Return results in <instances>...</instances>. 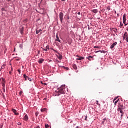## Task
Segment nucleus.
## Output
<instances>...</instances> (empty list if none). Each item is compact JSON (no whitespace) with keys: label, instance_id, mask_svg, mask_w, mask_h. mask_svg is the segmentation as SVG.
I'll use <instances>...</instances> for the list:
<instances>
[{"label":"nucleus","instance_id":"c85d7f7f","mask_svg":"<svg viewBox=\"0 0 128 128\" xmlns=\"http://www.w3.org/2000/svg\"><path fill=\"white\" fill-rule=\"evenodd\" d=\"M1 68L2 70H4V65L2 66Z\"/></svg>","mask_w":128,"mask_h":128},{"label":"nucleus","instance_id":"09e8293b","mask_svg":"<svg viewBox=\"0 0 128 128\" xmlns=\"http://www.w3.org/2000/svg\"><path fill=\"white\" fill-rule=\"evenodd\" d=\"M117 16H119V14H118V13Z\"/></svg>","mask_w":128,"mask_h":128},{"label":"nucleus","instance_id":"bb28decb","mask_svg":"<svg viewBox=\"0 0 128 128\" xmlns=\"http://www.w3.org/2000/svg\"><path fill=\"white\" fill-rule=\"evenodd\" d=\"M123 40H126V33H124V34Z\"/></svg>","mask_w":128,"mask_h":128},{"label":"nucleus","instance_id":"a19ab883","mask_svg":"<svg viewBox=\"0 0 128 128\" xmlns=\"http://www.w3.org/2000/svg\"><path fill=\"white\" fill-rule=\"evenodd\" d=\"M9 74H12V71H10V72H9Z\"/></svg>","mask_w":128,"mask_h":128},{"label":"nucleus","instance_id":"de8ad7c7","mask_svg":"<svg viewBox=\"0 0 128 128\" xmlns=\"http://www.w3.org/2000/svg\"><path fill=\"white\" fill-rule=\"evenodd\" d=\"M124 116V114H121V116Z\"/></svg>","mask_w":128,"mask_h":128},{"label":"nucleus","instance_id":"e433bc0d","mask_svg":"<svg viewBox=\"0 0 128 128\" xmlns=\"http://www.w3.org/2000/svg\"><path fill=\"white\" fill-rule=\"evenodd\" d=\"M40 110H41V112H44V109L42 108Z\"/></svg>","mask_w":128,"mask_h":128},{"label":"nucleus","instance_id":"7ed1b4c3","mask_svg":"<svg viewBox=\"0 0 128 128\" xmlns=\"http://www.w3.org/2000/svg\"><path fill=\"white\" fill-rule=\"evenodd\" d=\"M23 76H24L25 80H30V81L32 80V78H28V76H26V74H24L23 75Z\"/></svg>","mask_w":128,"mask_h":128},{"label":"nucleus","instance_id":"f704fd0d","mask_svg":"<svg viewBox=\"0 0 128 128\" xmlns=\"http://www.w3.org/2000/svg\"><path fill=\"white\" fill-rule=\"evenodd\" d=\"M18 72L19 74H20V70H18Z\"/></svg>","mask_w":128,"mask_h":128},{"label":"nucleus","instance_id":"052dcab7","mask_svg":"<svg viewBox=\"0 0 128 128\" xmlns=\"http://www.w3.org/2000/svg\"><path fill=\"white\" fill-rule=\"evenodd\" d=\"M127 118H128V116L127 117Z\"/></svg>","mask_w":128,"mask_h":128},{"label":"nucleus","instance_id":"f8f14e48","mask_svg":"<svg viewBox=\"0 0 128 128\" xmlns=\"http://www.w3.org/2000/svg\"><path fill=\"white\" fill-rule=\"evenodd\" d=\"M12 111L16 114V116H18V113L16 112V110L14 109H12Z\"/></svg>","mask_w":128,"mask_h":128},{"label":"nucleus","instance_id":"393cba45","mask_svg":"<svg viewBox=\"0 0 128 128\" xmlns=\"http://www.w3.org/2000/svg\"><path fill=\"white\" fill-rule=\"evenodd\" d=\"M51 50H54V52H56V54H58V51H56V50H54V48H51Z\"/></svg>","mask_w":128,"mask_h":128},{"label":"nucleus","instance_id":"ddd939ff","mask_svg":"<svg viewBox=\"0 0 128 128\" xmlns=\"http://www.w3.org/2000/svg\"><path fill=\"white\" fill-rule=\"evenodd\" d=\"M0 80H2L1 84H6V79L4 78H0Z\"/></svg>","mask_w":128,"mask_h":128},{"label":"nucleus","instance_id":"37998d69","mask_svg":"<svg viewBox=\"0 0 128 128\" xmlns=\"http://www.w3.org/2000/svg\"><path fill=\"white\" fill-rule=\"evenodd\" d=\"M108 10H110V7H108Z\"/></svg>","mask_w":128,"mask_h":128},{"label":"nucleus","instance_id":"f03ea898","mask_svg":"<svg viewBox=\"0 0 128 128\" xmlns=\"http://www.w3.org/2000/svg\"><path fill=\"white\" fill-rule=\"evenodd\" d=\"M59 18H60V20L61 23L62 24V20L64 18V13H62V12H60L59 13Z\"/></svg>","mask_w":128,"mask_h":128},{"label":"nucleus","instance_id":"423d86ee","mask_svg":"<svg viewBox=\"0 0 128 128\" xmlns=\"http://www.w3.org/2000/svg\"><path fill=\"white\" fill-rule=\"evenodd\" d=\"M76 56L78 58H76L77 60H84V56H80L78 55Z\"/></svg>","mask_w":128,"mask_h":128},{"label":"nucleus","instance_id":"2eb2a0df","mask_svg":"<svg viewBox=\"0 0 128 128\" xmlns=\"http://www.w3.org/2000/svg\"><path fill=\"white\" fill-rule=\"evenodd\" d=\"M40 32H42V29L37 28L36 30V34H38Z\"/></svg>","mask_w":128,"mask_h":128},{"label":"nucleus","instance_id":"864d4df0","mask_svg":"<svg viewBox=\"0 0 128 128\" xmlns=\"http://www.w3.org/2000/svg\"><path fill=\"white\" fill-rule=\"evenodd\" d=\"M11 72H12V68H11Z\"/></svg>","mask_w":128,"mask_h":128},{"label":"nucleus","instance_id":"cd10ccee","mask_svg":"<svg viewBox=\"0 0 128 128\" xmlns=\"http://www.w3.org/2000/svg\"><path fill=\"white\" fill-rule=\"evenodd\" d=\"M2 90H3L4 92H6V89H4V87L2 88Z\"/></svg>","mask_w":128,"mask_h":128},{"label":"nucleus","instance_id":"6e6552de","mask_svg":"<svg viewBox=\"0 0 128 128\" xmlns=\"http://www.w3.org/2000/svg\"><path fill=\"white\" fill-rule=\"evenodd\" d=\"M24 120H25V122H28V114H26L24 118Z\"/></svg>","mask_w":128,"mask_h":128},{"label":"nucleus","instance_id":"58836bf2","mask_svg":"<svg viewBox=\"0 0 128 128\" xmlns=\"http://www.w3.org/2000/svg\"><path fill=\"white\" fill-rule=\"evenodd\" d=\"M100 52V50H98V51H96V52Z\"/></svg>","mask_w":128,"mask_h":128},{"label":"nucleus","instance_id":"412c9836","mask_svg":"<svg viewBox=\"0 0 128 128\" xmlns=\"http://www.w3.org/2000/svg\"><path fill=\"white\" fill-rule=\"evenodd\" d=\"M73 68L74 70H76V68H78V67H76V64H74L73 66Z\"/></svg>","mask_w":128,"mask_h":128},{"label":"nucleus","instance_id":"4468645a","mask_svg":"<svg viewBox=\"0 0 128 128\" xmlns=\"http://www.w3.org/2000/svg\"><path fill=\"white\" fill-rule=\"evenodd\" d=\"M125 37L126 42H128V34L126 32H125Z\"/></svg>","mask_w":128,"mask_h":128},{"label":"nucleus","instance_id":"1a4fd4ad","mask_svg":"<svg viewBox=\"0 0 128 128\" xmlns=\"http://www.w3.org/2000/svg\"><path fill=\"white\" fill-rule=\"evenodd\" d=\"M58 54L59 55L58 56V60H62V54H60V52H58Z\"/></svg>","mask_w":128,"mask_h":128},{"label":"nucleus","instance_id":"ea45409f","mask_svg":"<svg viewBox=\"0 0 128 128\" xmlns=\"http://www.w3.org/2000/svg\"><path fill=\"white\" fill-rule=\"evenodd\" d=\"M88 30H90V26H88Z\"/></svg>","mask_w":128,"mask_h":128},{"label":"nucleus","instance_id":"3c124183","mask_svg":"<svg viewBox=\"0 0 128 128\" xmlns=\"http://www.w3.org/2000/svg\"><path fill=\"white\" fill-rule=\"evenodd\" d=\"M36 116H38V114H36Z\"/></svg>","mask_w":128,"mask_h":128},{"label":"nucleus","instance_id":"4c0bfd02","mask_svg":"<svg viewBox=\"0 0 128 128\" xmlns=\"http://www.w3.org/2000/svg\"><path fill=\"white\" fill-rule=\"evenodd\" d=\"M78 14L80 16V12H78Z\"/></svg>","mask_w":128,"mask_h":128},{"label":"nucleus","instance_id":"bf43d9fd","mask_svg":"<svg viewBox=\"0 0 128 128\" xmlns=\"http://www.w3.org/2000/svg\"><path fill=\"white\" fill-rule=\"evenodd\" d=\"M104 120H106V118H104Z\"/></svg>","mask_w":128,"mask_h":128},{"label":"nucleus","instance_id":"4be33fe9","mask_svg":"<svg viewBox=\"0 0 128 128\" xmlns=\"http://www.w3.org/2000/svg\"><path fill=\"white\" fill-rule=\"evenodd\" d=\"M124 26V24L122 23V22H120V28H122Z\"/></svg>","mask_w":128,"mask_h":128},{"label":"nucleus","instance_id":"49530a36","mask_svg":"<svg viewBox=\"0 0 128 128\" xmlns=\"http://www.w3.org/2000/svg\"><path fill=\"white\" fill-rule=\"evenodd\" d=\"M124 24L125 26H128V24H126V23H125V24Z\"/></svg>","mask_w":128,"mask_h":128},{"label":"nucleus","instance_id":"6ab92c4d","mask_svg":"<svg viewBox=\"0 0 128 128\" xmlns=\"http://www.w3.org/2000/svg\"><path fill=\"white\" fill-rule=\"evenodd\" d=\"M120 102V99L117 100L114 102V106H116V104Z\"/></svg>","mask_w":128,"mask_h":128},{"label":"nucleus","instance_id":"79ce46f5","mask_svg":"<svg viewBox=\"0 0 128 128\" xmlns=\"http://www.w3.org/2000/svg\"><path fill=\"white\" fill-rule=\"evenodd\" d=\"M18 124L20 126V125L22 124V123L19 122V124Z\"/></svg>","mask_w":128,"mask_h":128},{"label":"nucleus","instance_id":"7c9ffc66","mask_svg":"<svg viewBox=\"0 0 128 128\" xmlns=\"http://www.w3.org/2000/svg\"><path fill=\"white\" fill-rule=\"evenodd\" d=\"M100 52H103L104 54L106 53L104 50H100Z\"/></svg>","mask_w":128,"mask_h":128},{"label":"nucleus","instance_id":"72a5a7b5","mask_svg":"<svg viewBox=\"0 0 128 128\" xmlns=\"http://www.w3.org/2000/svg\"><path fill=\"white\" fill-rule=\"evenodd\" d=\"M22 92L20 91V96H22Z\"/></svg>","mask_w":128,"mask_h":128},{"label":"nucleus","instance_id":"dca6fc26","mask_svg":"<svg viewBox=\"0 0 128 128\" xmlns=\"http://www.w3.org/2000/svg\"><path fill=\"white\" fill-rule=\"evenodd\" d=\"M48 50H50V47L48 46V45L46 46V49L44 48V50H46V52H48Z\"/></svg>","mask_w":128,"mask_h":128},{"label":"nucleus","instance_id":"a878e982","mask_svg":"<svg viewBox=\"0 0 128 128\" xmlns=\"http://www.w3.org/2000/svg\"><path fill=\"white\" fill-rule=\"evenodd\" d=\"M2 86H3V88H4L6 84H5V83H2Z\"/></svg>","mask_w":128,"mask_h":128},{"label":"nucleus","instance_id":"473e14b6","mask_svg":"<svg viewBox=\"0 0 128 128\" xmlns=\"http://www.w3.org/2000/svg\"><path fill=\"white\" fill-rule=\"evenodd\" d=\"M119 107L120 108H124V105H122V104L120 105Z\"/></svg>","mask_w":128,"mask_h":128},{"label":"nucleus","instance_id":"5fc2aeb1","mask_svg":"<svg viewBox=\"0 0 128 128\" xmlns=\"http://www.w3.org/2000/svg\"><path fill=\"white\" fill-rule=\"evenodd\" d=\"M96 104H98V101L96 100Z\"/></svg>","mask_w":128,"mask_h":128},{"label":"nucleus","instance_id":"a18cd8bd","mask_svg":"<svg viewBox=\"0 0 128 128\" xmlns=\"http://www.w3.org/2000/svg\"><path fill=\"white\" fill-rule=\"evenodd\" d=\"M36 128H40V126H37Z\"/></svg>","mask_w":128,"mask_h":128},{"label":"nucleus","instance_id":"6e6d98bb","mask_svg":"<svg viewBox=\"0 0 128 128\" xmlns=\"http://www.w3.org/2000/svg\"><path fill=\"white\" fill-rule=\"evenodd\" d=\"M115 14H116V11H115Z\"/></svg>","mask_w":128,"mask_h":128},{"label":"nucleus","instance_id":"9b49d317","mask_svg":"<svg viewBox=\"0 0 128 128\" xmlns=\"http://www.w3.org/2000/svg\"><path fill=\"white\" fill-rule=\"evenodd\" d=\"M56 42H60V38H58V34L56 35Z\"/></svg>","mask_w":128,"mask_h":128},{"label":"nucleus","instance_id":"20e7f679","mask_svg":"<svg viewBox=\"0 0 128 128\" xmlns=\"http://www.w3.org/2000/svg\"><path fill=\"white\" fill-rule=\"evenodd\" d=\"M124 108H120V106H118V112H120V114H124V112H122V110H124Z\"/></svg>","mask_w":128,"mask_h":128},{"label":"nucleus","instance_id":"c9c22d12","mask_svg":"<svg viewBox=\"0 0 128 128\" xmlns=\"http://www.w3.org/2000/svg\"><path fill=\"white\" fill-rule=\"evenodd\" d=\"M42 84H44V86H46V83H42Z\"/></svg>","mask_w":128,"mask_h":128},{"label":"nucleus","instance_id":"13d9d810","mask_svg":"<svg viewBox=\"0 0 128 128\" xmlns=\"http://www.w3.org/2000/svg\"><path fill=\"white\" fill-rule=\"evenodd\" d=\"M3 96H4V95L3 94Z\"/></svg>","mask_w":128,"mask_h":128},{"label":"nucleus","instance_id":"8fccbe9b","mask_svg":"<svg viewBox=\"0 0 128 128\" xmlns=\"http://www.w3.org/2000/svg\"><path fill=\"white\" fill-rule=\"evenodd\" d=\"M116 100H114H114H113V102H114V101H115Z\"/></svg>","mask_w":128,"mask_h":128},{"label":"nucleus","instance_id":"c756f323","mask_svg":"<svg viewBox=\"0 0 128 128\" xmlns=\"http://www.w3.org/2000/svg\"><path fill=\"white\" fill-rule=\"evenodd\" d=\"M118 96L115 97L114 98V100H118Z\"/></svg>","mask_w":128,"mask_h":128},{"label":"nucleus","instance_id":"4d7b16f0","mask_svg":"<svg viewBox=\"0 0 128 128\" xmlns=\"http://www.w3.org/2000/svg\"><path fill=\"white\" fill-rule=\"evenodd\" d=\"M118 104H120V103L119 102Z\"/></svg>","mask_w":128,"mask_h":128},{"label":"nucleus","instance_id":"f3484780","mask_svg":"<svg viewBox=\"0 0 128 128\" xmlns=\"http://www.w3.org/2000/svg\"><path fill=\"white\" fill-rule=\"evenodd\" d=\"M92 58H94V56H88V57L86 58H88V60H92Z\"/></svg>","mask_w":128,"mask_h":128},{"label":"nucleus","instance_id":"2f4dec72","mask_svg":"<svg viewBox=\"0 0 128 128\" xmlns=\"http://www.w3.org/2000/svg\"><path fill=\"white\" fill-rule=\"evenodd\" d=\"M100 48V47H98V46H94V48Z\"/></svg>","mask_w":128,"mask_h":128},{"label":"nucleus","instance_id":"c03bdc74","mask_svg":"<svg viewBox=\"0 0 128 128\" xmlns=\"http://www.w3.org/2000/svg\"><path fill=\"white\" fill-rule=\"evenodd\" d=\"M62 2H66V0H61Z\"/></svg>","mask_w":128,"mask_h":128},{"label":"nucleus","instance_id":"603ef678","mask_svg":"<svg viewBox=\"0 0 128 128\" xmlns=\"http://www.w3.org/2000/svg\"><path fill=\"white\" fill-rule=\"evenodd\" d=\"M8 0V2H10V0Z\"/></svg>","mask_w":128,"mask_h":128},{"label":"nucleus","instance_id":"0eeeda50","mask_svg":"<svg viewBox=\"0 0 128 128\" xmlns=\"http://www.w3.org/2000/svg\"><path fill=\"white\" fill-rule=\"evenodd\" d=\"M118 44V42H114L110 46V48H114Z\"/></svg>","mask_w":128,"mask_h":128},{"label":"nucleus","instance_id":"a211bd4d","mask_svg":"<svg viewBox=\"0 0 128 128\" xmlns=\"http://www.w3.org/2000/svg\"><path fill=\"white\" fill-rule=\"evenodd\" d=\"M61 68H62L64 70H68V68L64 66H62Z\"/></svg>","mask_w":128,"mask_h":128},{"label":"nucleus","instance_id":"aec40b11","mask_svg":"<svg viewBox=\"0 0 128 128\" xmlns=\"http://www.w3.org/2000/svg\"><path fill=\"white\" fill-rule=\"evenodd\" d=\"M20 32L22 34H24V28L22 27V29L20 30Z\"/></svg>","mask_w":128,"mask_h":128},{"label":"nucleus","instance_id":"39448f33","mask_svg":"<svg viewBox=\"0 0 128 128\" xmlns=\"http://www.w3.org/2000/svg\"><path fill=\"white\" fill-rule=\"evenodd\" d=\"M126 14H124L123 15V23L126 24Z\"/></svg>","mask_w":128,"mask_h":128},{"label":"nucleus","instance_id":"f257e3e1","mask_svg":"<svg viewBox=\"0 0 128 128\" xmlns=\"http://www.w3.org/2000/svg\"><path fill=\"white\" fill-rule=\"evenodd\" d=\"M65 88L66 86H62L60 88L56 90V92L54 94L55 96H60V94H66Z\"/></svg>","mask_w":128,"mask_h":128},{"label":"nucleus","instance_id":"b1692460","mask_svg":"<svg viewBox=\"0 0 128 128\" xmlns=\"http://www.w3.org/2000/svg\"><path fill=\"white\" fill-rule=\"evenodd\" d=\"M50 126L48 124H45V128H49Z\"/></svg>","mask_w":128,"mask_h":128},{"label":"nucleus","instance_id":"9d476101","mask_svg":"<svg viewBox=\"0 0 128 128\" xmlns=\"http://www.w3.org/2000/svg\"><path fill=\"white\" fill-rule=\"evenodd\" d=\"M44 59L42 58H39L38 60V62L39 64H42V62H44Z\"/></svg>","mask_w":128,"mask_h":128},{"label":"nucleus","instance_id":"5701e85b","mask_svg":"<svg viewBox=\"0 0 128 128\" xmlns=\"http://www.w3.org/2000/svg\"><path fill=\"white\" fill-rule=\"evenodd\" d=\"M93 12H94V14H96V12H98V10H93Z\"/></svg>","mask_w":128,"mask_h":128}]
</instances>
